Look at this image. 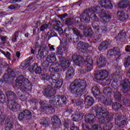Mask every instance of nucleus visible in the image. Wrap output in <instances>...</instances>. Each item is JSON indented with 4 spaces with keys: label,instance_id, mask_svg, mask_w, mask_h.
Here are the masks:
<instances>
[{
    "label": "nucleus",
    "instance_id": "26",
    "mask_svg": "<svg viewBox=\"0 0 130 130\" xmlns=\"http://www.w3.org/2000/svg\"><path fill=\"white\" fill-rule=\"evenodd\" d=\"M119 53L118 48H115L113 50H110L108 51L107 56L108 57H112L113 55H117Z\"/></svg>",
    "mask_w": 130,
    "mask_h": 130
},
{
    "label": "nucleus",
    "instance_id": "17",
    "mask_svg": "<svg viewBox=\"0 0 130 130\" xmlns=\"http://www.w3.org/2000/svg\"><path fill=\"white\" fill-rule=\"evenodd\" d=\"M123 116L121 115L117 116V118H116L115 120V124L118 125V126H121V125H124L125 123H126V120H122L123 119Z\"/></svg>",
    "mask_w": 130,
    "mask_h": 130
},
{
    "label": "nucleus",
    "instance_id": "14",
    "mask_svg": "<svg viewBox=\"0 0 130 130\" xmlns=\"http://www.w3.org/2000/svg\"><path fill=\"white\" fill-rule=\"evenodd\" d=\"M51 120L53 122V127L55 128H57L61 125V121H60V119L58 118V116H53L51 118Z\"/></svg>",
    "mask_w": 130,
    "mask_h": 130
},
{
    "label": "nucleus",
    "instance_id": "37",
    "mask_svg": "<svg viewBox=\"0 0 130 130\" xmlns=\"http://www.w3.org/2000/svg\"><path fill=\"white\" fill-rule=\"evenodd\" d=\"M103 92L107 95H110V93H111V88L109 87H106L104 88Z\"/></svg>",
    "mask_w": 130,
    "mask_h": 130
},
{
    "label": "nucleus",
    "instance_id": "54",
    "mask_svg": "<svg viewBox=\"0 0 130 130\" xmlns=\"http://www.w3.org/2000/svg\"><path fill=\"white\" fill-rule=\"evenodd\" d=\"M56 31H59L61 33H62V32H63L62 29L60 27H57V28H56Z\"/></svg>",
    "mask_w": 130,
    "mask_h": 130
},
{
    "label": "nucleus",
    "instance_id": "33",
    "mask_svg": "<svg viewBox=\"0 0 130 130\" xmlns=\"http://www.w3.org/2000/svg\"><path fill=\"white\" fill-rule=\"evenodd\" d=\"M122 106L118 103H115V104H113L112 105V108L115 110V111L117 110H119V109H120L121 108Z\"/></svg>",
    "mask_w": 130,
    "mask_h": 130
},
{
    "label": "nucleus",
    "instance_id": "30",
    "mask_svg": "<svg viewBox=\"0 0 130 130\" xmlns=\"http://www.w3.org/2000/svg\"><path fill=\"white\" fill-rule=\"evenodd\" d=\"M127 6H128V1L127 0H123L118 5V7L120 8V9L121 8H126Z\"/></svg>",
    "mask_w": 130,
    "mask_h": 130
},
{
    "label": "nucleus",
    "instance_id": "16",
    "mask_svg": "<svg viewBox=\"0 0 130 130\" xmlns=\"http://www.w3.org/2000/svg\"><path fill=\"white\" fill-rule=\"evenodd\" d=\"M100 5L102 8H106V9H110V10H112L113 8L111 2L109 0H101Z\"/></svg>",
    "mask_w": 130,
    "mask_h": 130
},
{
    "label": "nucleus",
    "instance_id": "35",
    "mask_svg": "<svg viewBox=\"0 0 130 130\" xmlns=\"http://www.w3.org/2000/svg\"><path fill=\"white\" fill-rule=\"evenodd\" d=\"M13 127H14V123L9 122L6 124L5 130H12Z\"/></svg>",
    "mask_w": 130,
    "mask_h": 130
},
{
    "label": "nucleus",
    "instance_id": "4",
    "mask_svg": "<svg viewBox=\"0 0 130 130\" xmlns=\"http://www.w3.org/2000/svg\"><path fill=\"white\" fill-rule=\"evenodd\" d=\"M52 76V80L51 82V85L50 87H49V89L47 90V91L45 92V96L47 97H51L52 95H54L55 93L56 89H60L61 86H62V84H63V80L61 78H59L58 80H56V76L57 74H51Z\"/></svg>",
    "mask_w": 130,
    "mask_h": 130
},
{
    "label": "nucleus",
    "instance_id": "19",
    "mask_svg": "<svg viewBox=\"0 0 130 130\" xmlns=\"http://www.w3.org/2000/svg\"><path fill=\"white\" fill-rule=\"evenodd\" d=\"M123 83H121V85L123 87L122 92L123 93H126L128 89H130V86L128 85V83H129V81L128 79H125L122 82Z\"/></svg>",
    "mask_w": 130,
    "mask_h": 130
},
{
    "label": "nucleus",
    "instance_id": "1",
    "mask_svg": "<svg viewBox=\"0 0 130 130\" xmlns=\"http://www.w3.org/2000/svg\"><path fill=\"white\" fill-rule=\"evenodd\" d=\"M88 15L90 14V18L93 19L94 21L92 23V26L96 33H99L100 35H102L104 33L107 32V27L105 26H97L96 22H102L103 24L107 23L109 19L111 18L110 16H107L105 11L99 7H93L89 9L88 11Z\"/></svg>",
    "mask_w": 130,
    "mask_h": 130
},
{
    "label": "nucleus",
    "instance_id": "13",
    "mask_svg": "<svg viewBox=\"0 0 130 130\" xmlns=\"http://www.w3.org/2000/svg\"><path fill=\"white\" fill-rule=\"evenodd\" d=\"M40 104L41 106L40 110L43 112H44V111H46V110H52L53 111H54V109L52 108V106L51 105H49V106H48L47 105V102H46L41 101L40 103Z\"/></svg>",
    "mask_w": 130,
    "mask_h": 130
},
{
    "label": "nucleus",
    "instance_id": "27",
    "mask_svg": "<svg viewBox=\"0 0 130 130\" xmlns=\"http://www.w3.org/2000/svg\"><path fill=\"white\" fill-rule=\"evenodd\" d=\"M47 61H48V62H54V61H56L55 54L52 53L51 55H49L47 57Z\"/></svg>",
    "mask_w": 130,
    "mask_h": 130
},
{
    "label": "nucleus",
    "instance_id": "40",
    "mask_svg": "<svg viewBox=\"0 0 130 130\" xmlns=\"http://www.w3.org/2000/svg\"><path fill=\"white\" fill-rule=\"evenodd\" d=\"M29 94L28 93L25 94V95H21L20 97V99L21 100V101H26L28 100V96Z\"/></svg>",
    "mask_w": 130,
    "mask_h": 130
},
{
    "label": "nucleus",
    "instance_id": "45",
    "mask_svg": "<svg viewBox=\"0 0 130 130\" xmlns=\"http://www.w3.org/2000/svg\"><path fill=\"white\" fill-rule=\"evenodd\" d=\"M89 47L88 43H82V50H87Z\"/></svg>",
    "mask_w": 130,
    "mask_h": 130
},
{
    "label": "nucleus",
    "instance_id": "52",
    "mask_svg": "<svg viewBox=\"0 0 130 130\" xmlns=\"http://www.w3.org/2000/svg\"><path fill=\"white\" fill-rule=\"evenodd\" d=\"M49 47L51 51H54L55 50V49H54V47H53V46H50V45H49Z\"/></svg>",
    "mask_w": 130,
    "mask_h": 130
},
{
    "label": "nucleus",
    "instance_id": "21",
    "mask_svg": "<svg viewBox=\"0 0 130 130\" xmlns=\"http://www.w3.org/2000/svg\"><path fill=\"white\" fill-rule=\"evenodd\" d=\"M96 64L100 66L101 68L106 66V60L104 56H100L97 58Z\"/></svg>",
    "mask_w": 130,
    "mask_h": 130
},
{
    "label": "nucleus",
    "instance_id": "62",
    "mask_svg": "<svg viewBox=\"0 0 130 130\" xmlns=\"http://www.w3.org/2000/svg\"><path fill=\"white\" fill-rule=\"evenodd\" d=\"M126 76H127L128 78H130V70H129V71H128V72H127V73H126Z\"/></svg>",
    "mask_w": 130,
    "mask_h": 130
},
{
    "label": "nucleus",
    "instance_id": "7",
    "mask_svg": "<svg viewBox=\"0 0 130 130\" xmlns=\"http://www.w3.org/2000/svg\"><path fill=\"white\" fill-rule=\"evenodd\" d=\"M82 81L81 80H75L70 85L71 91L73 94H81L82 92Z\"/></svg>",
    "mask_w": 130,
    "mask_h": 130
},
{
    "label": "nucleus",
    "instance_id": "58",
    "mask_svg": "<svg viewBox=\"0 0 130 130\" xmlns=\"http://www.w3.org/2000/svg\"><path fill=\"white\" fill-rule=\"evenodd\" d=\"M17 2H19V0H11L9 3H10V4H14L15 3H17Z\"/></svg>",
    "mask_w": 130,
    "mask_h": 130
},
{
    "label": "nucleus",
    "instance_id": "36",
    "mask_svg": "<svg viewBox=\"0 0 130 130\" xmlns=\"http://www.w3.org/2000/svg\"><path fill=\"white\" fill-rule=\"evenodd\" d=\"M123 62L125 67H128L130 64V56H128L127 58H125L123 60Z\"/></svg>",
    "mask_w": 130,
    "mask_h": 130
},
{
    "label": "nucleus",
    "instance_id": "12",
    "mask_svg": "<svg viewBox=\"0 0 130 130\" xmlns=\"http://www.w3.org/2000/svg\"><path fill=\"white\" fill-rule=\"evenodd\" d=\"M12 78H16V74L15 72L13 71H11L9 74H5L3 77V81L0 80V84H4V83H6L8 81H10V79Z\"/></svg>",
    "mask_w": 130,
    "mask_h": 130
},
{
    "label": "nucleus",
    "instance_id": "2",
    "mask_svg": "<svg viewBox=\"0 0 130 130\" xmlns=\"http://www.w3.org/2000/svg\"><path fill=\"white\" fill-rule=\"evenodd\" d=\"M55 67H52L51 66L49 69V72L51 73L50 75V76L48 74H46L42 75V77L43 80H46V81H49V84L45 89L44 90V94L45 95V92H47L48 90H49V87L52 82H51V80H52V76L51 75H56V73H58V72H61L62 70L64 71L66 69H68L71 66V60H69L68 59H66L64 57H61L60 58V60L59 61L58 63H56L55 64Z\"/></svg>",
    "mask_w": 130,
    "mask_h": 130
},
{
    "label": "nucleus",
    "instance_id": "39",
    "mask_svg": "<svg viewBox=\"0 0 130 130\" xmlns=\"http://www.w3.org/2000/svg\"><path fill=\"white\" fill-rule=\"evenodd\" d=\"M82 93H86V87H87V82H86V81L82 80Z\"/></svg>",
    "mask_w": 130,
    "mask_h": 130
},
{
    "label": "nucleus",
    "instance_id": "48",
    "mask_svg": "<svg viewBox=\"0 0 130 130\" xmlns=\"http://www.w3.org/2000/svg\"><path fill=\"white\" fill-rule=\"evenodd\" d=\"M24 117H25V115H24L23 112H21L20 114H19L18 116V119L19 120H23L24 119Z\"/></svg>",
    "mask_w": 130,
    "mask_h": 130
},
{
    "label": "nucleus",
    "instance_id": "24",
    "mask_svg": "<svg viewBox=\"0 0 130 130\" xmlns=\"http://www.w3.org/2000/svg\"><path fill=\"white\" fill-rule=\"evenodd\" d=\"M110 45V43L108 41L103 42L98 48L99 50L101 51L102 50H105L108 48V46Z\"/></svg>",
    "mask_w": 130,
    "mask_h": 130
},
{
    "label": "nucleus",
    "instance_id": "11",
    "mask_svg": "<svg viewBox=\"0 0 130 130\" xmlns=\"http://www.w3.org/2000/svg\"><path fill=\"white\" fill-rule=\"evenodd\" d=\"M108 77V72L100 70L97 71L95 74V78L96 80H104Z\"/></svg>",
    "mask_w": 130,
    "mask_h": 130
},
{
    "label": "nucleus",
    "instance_id": "8",
    "mask_svg": "<svg viewBox=\"0 0 130 130\" xmlns=\"http://www.w3.org/2000/svg\"><path fill=\"white\" fill-rule=\"evenodd\" d=\"M32 62H33V57H29L21 63V69L26 70V69L29 67L27 69L28 72L33 73L34 72V66H36L37 67V63H35L34 65L30 66Z\"/></svg>",
    "mask_w": 130,
    "mask_h": 130
},
{
    "label": "nucleus",
    "instance_id": "42",
    "mask_svg": "<svg viewBox=\"0 0 130 130\" xmlns=\"http://www.w3.org/2000/svg\"><path fill=\"white\" fill-rule=\"evenodd\" d=\"M48 29V24H44L42 25L40 27V31H45V30H46Z\"/></svg>",
    "mask_w": 130,
    "mask_h": 130
},
{
    "label": "nucleus",
    "instance_id": "6",
    "mask_svg": "<svg viewBox=\"0 0 130 130\" xmlns=\"http://www.w3.org/2000/svg\"><path fill=\"white\" fill-rule=\"evenodd\" d=\"M92 93L93 95L98 99L99 101L102 102L105 105H110L112 102L111 98L105 99L104 96H101V93H100V90H99V87L98 86H93L91 89Z\"/></svg>",
    "mask_w": 130,
    "mask_h": 130
},
{
    "label": "nucleus",
    "instance_id": "53",
    "mask_svg": "<svg viewBox=\"0 0 130 130\" xmlns=\"http://www.w3.org/2000/svg\"><path fill=\"white\" fill-rule=\"evenodd\" d=\"M16 130H23L22 128H21V125L19 124L16 126Z\"/></svg>",
    "mask_w": 130,
    "mask_h": 130
},
{
    "label": "nucleus",
    "instance_id": "10",
    "mask_svg": "<svg viewBox=\"0 0 130 130\" xmlns=\"http://www.w3.org/2000/svg\"><path fill=\"white\" fill-rule=\"evenodd\" d=\"M24 78L23 76H19L17 78L16 80V85L18 86L19 87H20V89L22 91V92H24V91H27V85H26V84L25 83V82L24 81Z\"/></svg>",
    "mask_w": 130,
    "mask_h": 130
},
{
    "label": "nucleus",
    "instance_id": "5",
    "mask_svg": "<svg viewBox=\"0 0 130 130\" xmlns=\"http://www.w3.org/2000/svg\"><path fill=\"white\" fill-rule=\"evenodd\" d=\"M6 96L8 99V107L11 110H15L16 109H20V105L16 103L15 99H16V95L14 92L12 91H8L6 92Z\"/></svg>",
    "mask_w": 130,
    "mask_h": 130
},
{
    "label": "nucleus",
    "instance_id": "29",
    "mask_svg": "<svg viewBox=\"0 0 130 130\" xmlns=\"http://www.w3.org/2000/svg\"><path fill=\"white\" fill-rule=\"evenodd\" d=\"M75 74V70L73 68H70L69 70L67 71L66 74V78L68 79V78H71Z\"/></svg>",
    "mask_w": 130,
    "mask_h": 130
},
{
    "label": "nucleus",
    "instance_id": "63",
    "mask_svg": "<svg viewBox=\"0 0 130 130\" xmlns=\"http://www.w3.org/2000/svg\"><path fill=\"white\" fill-rule=\"evenodd\" d=\"M76 105H78V106L81 105V104H82V102H81V101L77 102L76 101Z\"/></svg>",
    "mask_w": 130,
    "mask_h": 130
},
{
    "label": "nucleus",
    "instance_id": "23",
    "mask_svg": "<svg viewBox=\"0 0 130 130\" xmlns=\"http://www.w3.org/2000/svg\"><path fill=\"white\" fill-rule=\"evenodd\" d=\"M117 17L121 21H125V20H127L128 15L123 11H119L117 12Z\"/></svg>",
    "mask_w": 130,
    "mask_h": 130
},
{
    "label": "nucleus",
    "instance_id": "59",
    "mask_svg": "<svg viewBox=\"0 0 130 130\" xmlns=\"http://www.w3.org/2000/svg\"><path fill=\"white\" fill-rule=\"evenodd\" d=\"M125 51H126V52H130V46H127V48L125 49Z\"/></svg>",
    "mask_w": 130,
    "mask_h": 130
},
{
    "label": "nucleus",
    "instance_id": "44",
    "mask_svg": "<svg viewBox=\"0 0 130 130\" xmlns=\"http://www.w3.org/2000/svg\"><path fill=\"white\" fill-rule=\"evenodd\" d=\"M92 128L94 130H102V127H101V126H100V125L94 124L92 126Z\"/></svg>",
    "mask_w": 130,
    "mask_h": 130
},
{
    "label": "nucleus",
    "instance_id": "25",
    "mask_svg": "<svg viewBox=\"0 0 130 130\" xmlns=\"http://www.w3.org/2000/svg\"><path fill=\"white\" fill-rule=\"evenodd\" d=\"M72 59L75 63L80 66V63H81L82 60V56H81V55H78L77 54H75L72 56Z\"/></svg>",
    "mask_w": 130,
    "mask_h": 130
},
{
    "label": "nucleus",
    "instance_id": "51",
    "mask_svg": "<svg viewBox=\"0 0 130 130\" xmlns=\"http://www.w3.org/2000/svg\"><path fill=\"white\" fill-rule=\"evenodd\" d=\"M7 39H8V37L6 36H2L1 38V40H2V41L5 42L6 41Z\"/></svg>",
    "mask_w": 130,
    "mask_h": 130
},
{
    "label": "nucleus",
    "instance_id": "46",
    "mask_svg": "<svg viewBox=\"0 0 130 130\" xmlns=\"http://www.w3.org/2000/svg\"><path fill=\"white\" fill-rule=\"evenodd\" d=\"M122 38H124V34L122 31H120L118 35L117 39H121Z\"/></svg>",
    "mask_w": 130,
    "mask_h": 130
},
{
    "label": "nucleus",
    "instance_id": "38",
    "mask_svg": "<svg viewBox=\"0 0 130 130\" xmlns=\"http://www.w3.org/2000/svg\"><path fill=\"white\" fill-rule=\"evenodd\" d=\"M2 93V91H0V102H1V103H5L6 95Z\"/></svg>",
    "mask_w": 130,
    "mask_h": 130
},
{
    "label": "nucleus",
    "instance_id": "32",
    "mask_svg": "<svg viewBox=\"0 0 130 130\" xmlns=\"http://www.w3.org/2000/svg\"><path fill=\"white\" fill-rule=\"evenodd\" d=\"M41 124L43 125V126H48L49 124V119L43 118L41 120Z\"/></svg>",
    "mask_w": 130,
    "mask_h": 130
},
{
    "label": "nucleus",
    "instance_id": "15",
    "mask_svg": "<svg viewBox=\"0 0 130 130\" xmlns=\"http://www.w3.org/2000/svg\"><path fill=\"white\" fill-rule=\"evenodd\" d=\"M92 62H93V59L91 57H87L86 61H82V64L86 63V68L87 72H90V71L93 70V65H92Z\"/></svg>",
    "mask_w": 130,
    "mask_h": 130
},
{
    "label": "nucleus",
    "instance_id": "50",
    "mask_svg": "<svg viewBox=\"0 0 130 130\" xmlns=\"http://www.w3.org/2000/svg\"><path fill=\"white\" fill-rule=\"evenodd\" d=\"M5 56L6 57H7V58H8V59H10L11 60V53H10V52H7L6 54H5Z\"/></svg>",
    "mask_w": 130,
    "mask_h": 130
},
{
    "label": "nucleus",
    "instance_id": "28",
    "mask_svg": "<svg viewBox=\"0 0 130 130\" xmlns=\"http://www.w3.org/2000/svg\"><path fill=\"white\" fill-rule=\"evenodd\" d=\"M83 33L84 36H92L93 35V31H92V29L90 28L86 27L83 30Z\"/></svg>",
    "mask_w": 130,
    "mask_h": 130
},
{
    "label": "nucleus",
    "instance_id": "3",
    "mask_svg": "<svg viewBox=\"0 0 130 130\" xmlns=\"http://www.w3.org/2000/svg\"><path fill=\"white\" fill-rule=\"evenodd\" d=\"M96 113V116L99 119L100 124H107L103 126L104 130H110L113 126V123L109 122L111 120L109 112L105 109H102L100 106H96L94 109Z\"/></svg>",
    "mask_w": 130,
    "mask_h": 130
},
{
    "label": "nucleus",
    "instance_id": "61",
    "mask_svg": "<svg viewBox=\"0 0 130 130\" xmlns=\"http://www.w3.org/2000/svg\"><path fill=\"white\" fill-rule=\"evenodd\" d=\"M16 56L17 57H18V58H19V57H20V56H21V53L19 52H16Z\"/></svg>",
    "mask_w": 130,
    "mask_h": 130
},
{
    "label": "nucleus",
    "instance_id": "31",
    "mask_svg": "<svg viewBox=\"0 0 130 130\" xmlns=\"http://www.w3.org/2000/svg\"><path fill=\"white\" fill-rule=\"evenodd\" d=\"M81 119H82V117L81 116V112H79V111H77V113L73 118L72 120H73V121H80Z\"/></svg>",
    "mask_w": 130,
    "mask_h": 130
},
{
    "label": "nucleus",
    "instance_id": "18",
    "mask_svg": "<svg viewBox=\"0 0 130 130\" xmlns=\"http://www.w3.org/2000/svg\"><path fill=\"white\" fill-rule=\"evenodd\" d=\"M86 122L88 123H93L96 121V117L92 114L86 115L85 117Z\"/></svg>",
    "mask_w": 130,
    "mask_h": 130
},
{
    "label": "nucleus",
    "instance_id": "57",
    "mask_svg": "<svg viewBox=\"0 0 130 130\" xmlns=\"http://www.w3.org/2000/svg\"><path fill=\"white\" fill-rule=\"evenodd\" d=\"M2 25L5 27H7V26H10V25H11V22L9 21L8 23H5Z\"/></svg>",
    "mask_w": 130,
    "mask_h": 130
},
{
    "label": "nucleus",
    "instance_id": "47",
    "mask_svg": "<svg viewBox=\"0 0 130 130\" xmlns=\"http://www.w3.org/2000/svg\"><path fill=\"white\" fill-rule=\"evenodd\" d=\"M73 33L76 36H80V31L77 28H73Z\"/></svg>",
    "mask_w": 130,
    "mask_h": 130
},
{
    "label": "nucleus",
    "instance_id": "56",
    "mask_svg": "<svg viewBox=\"0 0 130 130\" xmlns=\"http://www.w3.org/2000/svg\"><path fill=\"white\" fill-rule=\"evenodd\" d=\"M17 37L16 36H14V37L12 38V42L15 43L17 41Z\"/></svg>",
    "mask_w": 130,
    "mask_h": 130
},
{
    "label": "nucleus",
    "instance_id": "34",
    "mask_svg": "<svg viewBox=\"0 0 130 130\" xmlns=\"http://www.w3.org/2000/svg\"><path fill=\"white\" fill-rule=\"evenodd\" d=\"M114 98L117 101L119 102L121 100V94L118 91H116L114 93Z\"/></svg>",
    "mask_w": 130,
    "mask_h": 130
},
{
    "label": "nucleus",
    "instance_id": "60",
    "mask_svg": "<svg viewBox=\"0 0 130 130\" xmlns=\"http://www.w3.org/2000/svg\"><path fill=\"white\" fill-rule=\"evenodd\" d=\"M64 125L65 127H67V128H69V123H67V122H64Z\"/></svg>",
    "mask_w": 130,
    "mask_h": 130
},
{
    "label": "nucleus",
    "instance_id": "49",
    "mask_svg": "<svg viewBox=\"0 0 130 130\" xmlns=\"http://www.w3.org/2000/svg\"><path fill=\"white\" fill-rule=\"evenodd\" d=\"M70 130H80V129L79 127L75 126V125H73L71 127Z\"/></svg>",
    "mask_w": 130,
    "mask_h": 130
},
{
    "label": "nucleus",
    "instance_id": "9",
    "mask_svg": "<svg viewBox=\"0 0 130 130\" xmlns=\"http://www.w3.org/2000/svg\"><path fill=\"white\" fill-rule=\"evenodd\" d=\"M67 101V98L66 96H60L56 95L50 99V103L56 105H61L62 104H66Z\"/></svg>",
    "mask_w": 130,
    "mask_h": 130
},
{
    "label": "nucleus",
    "instance_id": "41",
    "mask_svg": "<svg viewBox=\"0 0 130 130\" xmlns=\"http://www.w3.org/2000/svg\"><path fill=\"white\" fill-rule=\"evenodd\" d=\"M35 73L36 74H41L42 72V69L40 67H37L34 71Z\"/></svg>",
    "mask_w": 130,
    "mask_h": 130
},
{
    "label": "nucleus",
    "instance_id": "20",
    "mask_svg": "<svg viewBox=\"0 0 130 130\" xmlns=\"http://www.w3.org/2000/svg\"><path fill=\"white\" fill-rule=\"evenodd\" d=\"M44 51H48V47L45 45H43L41 46V49L39 50L38 54L40 58H44V54L43 53Z\"/></svg>",
    "mask_w": 130,
    "mask_h": 130
},
{
    "label": "nucleus",
    "instance_id": "55",
    "mask_svg": "<svg viewBox=\"0 0 130 130\" xmlns=\"http://www.w3.org/2000/svg\"><path fill=\"white\" fill-rule=\"evenodd\" d=\"M78 49H81L82 48V43L79 42L77 45Z\"/></svg>",
    "mask_w": 130,
    "mask_h": 130
},
{
    "label": "nucleus",
    "instance_id": "43",
    "mask_svg": "<svg viewBox=\"0 0 130 130\" xmlns=\"http://www.w3.org/2000/svg\"><path fill=\"white\" fill-rule=\"evenodd\" d=\"M24 115L26 116H30L31 115V112L28 110H25L23 112H22Z\"/></svg>",
    "mask_w": 130,
    "mask_h": 130
},
{
    "label": "nucleus",
    "instance_id": "22",
    "mask_svg": "<svg viewBox=\"0 0 130 130\" xmlns=\"http://www.w3.org/2000/svg\"><path fill=\"white\" fill-rule=\"evenodd\" d=\"M84 103L86 106L90 107L94 104V99H93L91 96H88L85 98Z\"/></svg>",
    "mask_w": 130,
    "mask_h": 130
},
{
    "label": "nucleus",
    "instance_id": "64",
    "mask_svg": "<svg viewBox=\"0 0 130 130\" xmlns=\"http://www.w3.org/2000/svg\"><path fill=\"white\" fill-rule=\"evenodd\" d=\"M31 52L32 54H35V50H34V49H31Z\"/></svg>",
    "mask_w": 130,
    "mask_h": 130
}]
</instances>
